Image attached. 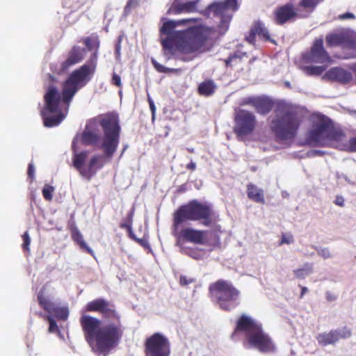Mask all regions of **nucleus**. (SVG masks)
<instances>
[{
	"label": "nucleus",
	"instance_id": "nucleus-45",
	"mask_svg": "<svg viewBox=\"0 0 356 356\" xmlns=\"http://www.w3.org/2000/svg\"><path fill=\"white\" fill-rule=\"evenodd\" d=\"M47 319L49 324V332L51 333L58 332V327L56 324V322L54 320V318L51 316H47Z\"/></svg>",
	"mask_w": 356,
	"mask_h": 356
},
{
	"label": "nucleus",
	"instance_id": "nucleus-50",
	"mask_svg": "<svg viewBox=\"0 0 356 356\" xmlns=\"http://www.w3.org/2000/svg\"><path fill=\"white\" fill-rule=\"evenodd\" d=\"M148 102L149 104L150 111L152 112V120H154L155 118L156 106L154 105L153 100L149 97H148Z\"/></svg>",
	"mask_w": 356,
	"mask_h": 356
},
{
	"label": "nucleus",
	"instance_id": "nucleus-23",
	"mask_svg": "<svg viewBox=\"0 0 356 356\" xmlns=\"http://www.w3.org/2000/svg\"><path fill=\"white\" fill-rule=\"evenodd\" d=\"M198 20L199 19L197 18H188L177 21H168L163 23V26L160 29V32L161 34L170 36L176 32L174 31V29L177 25L186 24L188 22L196 23L197 22H198Z\"/></svg>",
	"mask_w": 356,
	"mask_h": 356
},
{
	"label": "nucleus",
	"instance_id": "nucleus-17",
	"mask_svg": "<svg viewBox=\"0 0 356 356\" xmlns=\"http://www.w3.org/2000/svg\"><path fill=\"white\" fill-rule=\"evenodd\" d=\"M101 136L98 133L97 122L93 120H90L86 125L81 134V141L85 145L99 147L101 145Z\"/></svg>",
	"mask_w": 356,
	"mask_h": 356
},
{
	"label": "nucleus",
	"instance_id": "nucleus-51",
	"mask_svg": "<svg viewBox=\"0 0 356 356\" xmlns=\"http://www.w3.org/2000/svg\"><path fill=\"white\" fill-rule=\"evenodd\" d=\"M192 279H188L187 277L181 275L179 278V283L181 286H186L193 282Z\"/></svg>",
	"mask_w": 356,
	"mask_h": 356
},
{
	"label": "nucleus",
	"instance_id": "nucleus-8",
	"mask_svg": "<svg viewBox=\"0 0 356 356\" xmlns=\"http://www.w3.org/2000/svg\"><path fill=\"white\" fill-rule=\"evenodd\" d=\"M323 1L300 0L296 7L291 3L280 6L273 12L274 22L282 26L289 22L295 21L297 18H307Z\"/></svg>",
	"mask_w": 356,
	"mask_h": 356
},
{
	"label": "nucleus",
	"instance_id": "nucleus-19",
	"mask_svg": "<svg viewBox=\"0 0 356 356\" xmlns=\"http://www.w3.org/2000/svg\"><path fill=\"white\" fill-rule=\"evenodd\" d=\"M200 0H175L169 11L175 15L199 12L197 9ZM202 11H200V13H202Z\"/></svg>",
	"mask_w": 356,
	"mask_h": 356
},
{
	"label": "nucleus",
	"instance_id": "nucleus-27",
	"mask_svg": "<svg viewBox=\"0 0 356 356\" xmlns=\"http://www.w3.org/2000/svg\"><path fill=\"white\" fill-rule=\"evenodd\" d=\"M316 339L318 343L323 346L334 344L338 341L336 331L334 330H330L329 332H323L318 334Z\"/></svg>",
	"mask_w": 356,
	"mask_h": 356
},
{
	"label": "nucleus",
	"instance_id": "nucleus-7",
	"mask_svg": "<svg viewBox=\"0 0 356 356\" xmlns=\"http://www.w3.org/2000/svg\"><path fill=\"white\" fill-rule=\"evenodd\" d=\"M92 120L97 122V127L99 125L103 130L104 136L100 148L103 149L106 157L111 159L120 143L121 128L118 115L114 113H107Z\"/></svg>",
	"mask_w": 356,
	"mask_h": 356
},
{
	"label": "nucleus",
	"instance_id": "nucleus-39",
	"mask_svg": "<svg viewBox=\"0 0 356 356\" xmlns=\"http://www.w3.org/2000/svg\"><path fill=\"white\" fill-rule=\"evenodd\" d=\"M341 149L348 152H356V136L350 138Z\"/></svg>",
	"mask_w": 356,
	"mask_h": 356
},
{
	"label": "nucleus",
	"instance_id": "nucleus-3",
	"mask_svg": "<svg viewBox=\"0 0 356 356\" xmlns=\"http://www.w3.org/2000/svg\"><path fill=\"white\" fill-rule=\"evenodd\" d=\"M83 42L88 50L95 49V51L86 63L74 70L63 82L61 93L56 86L48 87L44 99L45 107L49 113L57 112L60 102L68 108L75 94L91 80L96 72L99 47L98 37H86Z\"/></svg>",
	"mask_w": 356,
	"mask_h": 356
},
{
	"label": "nucleus",
	"instance_id": "nucleus-60",
	"mask_svg": "<svg viewBox=\"0 0 356 356\" xmlns=\"http://www.w3.org/2000/svg\"><path fill=\"white\" fill-rule=\"evenodd\" d=\"M188 151L190 152V153H193L194 152V149L193 148L191 149H188Z\"/></svg>",
	"mask_w": 356,
	"mask_h": 356
},
{
	"label": "nucleus",
	"instance_id": "nucleus-61",
	"mask_svg": "<svg viewBox=\"0 0 356 356\" xmlns=\"http://www.w3.org/2000/svg\"><path fill=\"white\" fill-rule=\"evenodd\" d=\"M119 49H120V47H118L116 48V50L118 51H119Z\"/></svg>",
	"mask_w": 356,
	"mask_h": 356
},
{
	"label": "nucleus",
	"instance_id": "nucleus-37",
	"mask_svg": "<svg viewBox=\"0 0 356 356\" xmlns=\"http://www.w3.org/2000/svg\"><path fill=\"white\" fill-rule=\"evenodd\" d=\"M345 48L353 51L352 56L349 58H356V35H349L347 44Z\"/></svg>",
	"mask_w": 356,
	"mask_h": 356
},
{
	"label": "nucleus",
	"instance_id": "nucleus-38",
	"mask_svg": "<svg viewBox=\"0 0 356 356\" xmlns=\"http://www.w3.org/2000/svg\"><path fill=\"white\" fill-rule=\"evenodd\" d=\"M336 331L337 334V338L338 339V341L340 339H347L350 337L352 332L351 330L348 328L347 327H343L340 329L334 330Z\"/></svg>",
	"mask_w": 356,
	"mask_h": 356
},
{
	"label": "nucleus",
	"instance_id": "nucleus-36",
	"mask_svg": "<svg viewBox=\"0 0 356 356\" xmlns=\"http://www.w3.org/2000/svg\"><path fill=\"white\" fill-rule=\"evenodd\" d=\"M313 271V266L312 264L307 263L304 267L293 270V273L298 279H305V277Z\"/></svg>",
	"mask_w": 356,
	"mask_h": 356
},
{
	"label": "nucleus",
	"instance_id": "nucleus-55",
	"mask_svg": "<svg viewBox=\"0 0 356 356\" xmlns=\"http://www.w3.org/2000/svg\"><path fill=\"white\" fill-rule=\"evenodd\" d=\"M321 254L324 257V258H329L331 257V254L330 252V250L327 248H324L321 250Z\"/></svg>",
	"mask_w": 356,
	"mask_h": 356
},
{
	"label": "nucleus",
	"instance_id": "nucleus-31",
	"mask_svg": "<svg viewBox=\"0 0 356 356\" xmlns=\"http://www.w3.org/2000/svg\"><path fill=\"white\" fill-rule=\"evenodd\" d=\"M38 301L40 306L47 313H50L55 304L44 296V289H41L38 294Z\"/></svg>",
	"mask_w": 356,
	"mask_h": 356
},
{
	"label": "nucleus",
	"instance_id": "nucleus-18",
	"mask_svg": "<svg viewBox=\"0 0 356 356\" xmlns=\"http://www.w3.org/2000/svg\"><path fill=\"white\" fill-rule=\"evenodd\" d=\"M72 149L74 154L72 158L74 167L79 171L82 177L86 178L88 180H90L91 174L90 173V170H87V168L84 166L88 152L87 151H82L78 153L76 144L74 140H73L72 144Z\"/></svg>",
	"mask_w": 356,
	"mask_h": 356
},
{
	"label": "nucleus",
	"instance_id": "nucleus-48",
	"mask_svg": "<svg viewBox=\"0 0 356 356\" xmlns=\"http://www.w3.org/2000/svg\"><path fill=\"white\" fill-rule=\"evenodd\" d=\"M293 242V237L291 234H282L280 245L291 244Z\"/></svg>",
	"mask_w": 356,
	"mask_h": 356
},
{
	"label": "nucleus",
	"instance_id": "nucleus-14",
	"mask_svg": "<svg viewBox=\"0 0 356 356\" xmlns=\"http://www.w3.org/2000/svg\"><path fill=\"white\" fill-rule=\"evenodd\" d=\"M238 9L237 0H225L222 2H215L208 6L202 14L207 17H210L212 14L215 17H220V23L225 24L227 21L230 20V17L225 19V12L227 10H232L236 11Z\"/></svg>",
	"mask_w": 356,
	"mask_h": 356
},
{
	"label": "nucleus",
	"instance_id": "nucleus-1",
	"mask_svg": "<svg viewBox=\"0 0 356 356\" xmlns=\"http://www.w3.org/2000/svg\"><path fill=\"white\" fill-rule=\"evenodd\" d=\"M218 221L219 216L212 206L193 200L175 211L173 234L184 242L217 245L222 233Z\"/></svg>",
	"mask_w": 356,
	"mask_h": 356
},
{
	"label": "nucleus",
	"instance_id": "nucleus-16",
	"mask_svg": "<svg viewBox=\"0 0 356 356\" xmlns=\"http://www.w3.org/2000/svg\"><path fill=\"white\" fill-rule=\"evenodd\" d=\"M257 36L262 41L275 43V40L271 38L264 23L261 20H257L253 22L249 32L245 36V40L248 43L254 45Z\"/></svg>",
	"mask_w": 356,
	"mask_h": 356
},
{
	"label": "nucleus",
	"instance_id": "nucleus-29",
	"mask_svg": "<svg viewBox=\"0 0 356 356\" xmlns=\"http://www.w3.org/2000/svg\"><path fill=\"white\" fill-rule=\"evenodd\" d=\"M248 57V56L246 52L236 51L225 60V66L227 67H232L234 65H236L240 63L245 58Z\"/></svg>",
	"mask_w": 356,
	"mask_h": 356
},
{
	"label": "nucleus",
	"instance_id": "nucleus-21",
	"mask_svg": "<svg viewBox=\"0 0 356 356\" xmlns=\"http://www.w3.org/2000/svg\"><path fill=\"white\" fill-rule=\"evenodd\" d=\"M345 135L340 131L334 129L329 121L327 136H326V146L325 147H337L341 149L344 145L337 144L343 140Z\"/></svg>",
	"mask_w": 356,
	"mask_h": 356
},
{
	"label": "nucleus",
	"instance_id": "nucleus-6",
	"mask_svg": "<svg viewBox=\"0 0 356 356\" xmlns=\"http://www.w3.org/2000/svg\"><path fill=\"white\" fill-rule=\"evenodd\" d=\"M245 334V341L249 347L257 348L261 353H272L275 350V346L269 335L266 333L262 325L252 318L242 314L236 321V327L232 337L238 333Z\"/></svg>",
	"mask_w": 356,
	"mask_h": 356
},
{
	"label": "nucleus",
	"instance_id": "nucleus-35",
	"mask_svg": "<svg viewBox=\"0 0 356 356\" xmlns=\"http://www.w3.org/2000/svg\"><path fill=\"white\" fill-rule=\"evenodd\" d=\"M134 215V208H132L129 211V212L127 213L126 218L120 225V227L121 228L126 229L127 230L129 236L134 234L132 232V224H133Z\"/></svg>",
	"mask_w": 356,
	"mask_h": 356
},
{
	"label": "nucleus",
	"instance_id": "nucleus-46",
	"mask_svg": "<svg viewBox=\"0 0 356 356\" xmlns=\"http://www.w3.org/2000/svg\"><path fill=\"white\" fill-rule=\"evenodd\" d=\"M257 99H258V97H248L244 98L242 100L241 105H242V106L250 105L254 108Z\"/></svg>",
	"mask_w": 356,
	"mask_h": 356
},
{
	"label": "nucleus",
	"instance_id": "nucleus-54",
	"mask_svg": "<svg viewBox=\"0 0 356 356\" xmlns=\"http://www.w3.org/2000/svg\"><path fill=\"white\" fill-rule=\"evenodd\" d=\"M325 295H326V300L328 302H332L337 299V296L332 292L327 291Z\"/></svg>",
	"mask_w": 356,
	"mask_h": 356
},
{
	"label": "nucleus",
	"instance_id": "nucleus-26",
	"mask_svg": "<svg viewBox=\"0 0 356 356\" xmlns=\"http://www.w3.org/2000/svg\"><path fill=\"white\" fill-rule=\"evenodd\" d=\"M70 231L72 241L76 244L79 245L81 249L85 250L86 252L90 254H92V250L86 243L81 233L74 224L70 227Z\"/></svg>",
	"mask_w": 356,
	"mask_h": 356
},
{
	"label": "nucleus",
	"instance_id": "nucleus-40",
	"mask_svg": "<svg viewBox=\"0 0 356 356\" xmlns=\"http://www.w3.org/2000/svg\"><path fill=\"white\" fill-rule=\"evenodd\" d=\"M54 188L50 185L45 184L42 189V195L46 200H51L53 198V193Z\"/></svg>",
	"mask_w": 356,
	"mask_h": 356
},
{
	"label": "nucleus",
	"instance_id": "nucleus-47",
	"mask_svg": "<svg viewBox=\"0 0 356 356\" xmlns=\"http://www.w3.org/2000/svg\"><path fill=\"white\" fill-rule=\"evenodd\" d=\"M111 83L112 85H113L119 88H122V87L121 77L118 74H117L115 72H113L112 74V78H111Z\"/></svg>",
	"mask_w": 356,
	"mask_h": 356
},
{
	"label": "nucleus",
	"instance_id": "nucleus-42",
	"mask_svg": "<svg viewBox=\"0 0 356 356\" xmlns=\"http://www.w3.org/2000/svg\"><path fill=\"white\" fill-rule=\"evenodd\" d=\"M152 63H153L154 67L156 68V70L159 72L169 73V72H177L179 71V69L166 67L156 63V61H152Z\"/></svg>",
	"mask_w": 356,
	"mask_h": 356
},
{
	"label": "nucleus",
	"instance_id": "nucleus-15",
	"mask_svg": "<svg viewBox=\"0 0 356 356\" xmlns=\"http://www.w3.org/2000/svg\"><path fill=\"white\" fill-rule=\"evenodd\" d=\"M86 49L77 46H72L67 52L65 58L60 64L55 72L60 74L67 72L70 68L82 62L86 56Z\"/></svg>",
	"mask_w": 356,
	"mask_h": 356
},
{
	"label": "nucleus",
	"instance_id": "nucleus-11",
	"mask_svg": "<svg viewBox=\"0 0 356 356\" xmlns=\"http://www.w3.org/2000/svg\"><path fill=\"white\" fill-rule=\"evenodd\" d=\"M170 342L168 338L160 332L152 334L145 341V356H170Z\"/></svg>",
	"mask_w": 356,
	"mask_h": 356
},
{
	"label": "nucleus",
	"instance_id": "nucleus-28",
	"mask_svg": "<svg viewBox=\"0 0 356 356\" xmlns=\"http://www.w3.org/2000/svg\"><path fill=\"white\" fill-rule=\"evenodd\" d=\"M216 90V86L212 80H206L200 83L197 88L198 94L202 96L209 97Z\"/></svg>",
	"mask_w": 356,
	"mask_h": 356
},
{
	"label": "nucleus",
	"instance_id": "nucleus-57",
	"mask_svg": "<svg viewBox=\"0 0 356 356\" xmlns=\"http://www.w3.org/2000/svg\"><path fill=\"white\" fill-rule=\"evenodd\" d=\"M308 291V289L306 286H302L301 287V293H300V298H302L303 296H305V294L306 293H307Z\"/></svg>",
	"mask_w": 356,
	"mask_h": 356
},
{
	"label": "nucleus",
	"instance_id": "nucleus-53",
	"mask_svg": "<svg viewBox=\"0 0 356 356\" xmlns=\"http://www.w3.org/2000/svg\"><path fill=\"white\" fill-rule=\"evenodd\" d=\"M334 204L338 205V206H340V207H343L344 205V199L342 196L341 195H337L336 197V199L334 200Z\"/></svg>",
	"mask_w": 356,
	"mask_h": 356
},
{
	"label": "nucleus",
	"instance_id": "nucleus-13",
	"mask_svg": "<svg viewBox=\"0 0 356 356\" xmlns=\"http://www.w3.org/2000/svg\"><path fill=\"white\" fill-rule=\"evenodd\" d=\"M302 61L305 64L318 63L330 65L332 63L329 54L323 47V40L322 38L314 40L310 50L302 54Z\"/></svg>",
	"mask_w": 356,
	"mask_h": 356
},
{
	"label": "nucleus",
	"instance_id": "nucleus-20",
	"mask_svg": "<svg viewBox=\"0 0 356 356\" xmlns=\"http://www.w3.org/2000/svg\"><path fill=\"white\" fill-rule=\"evenodd\" d=\"M323 78L336 81L341 84H347L350 82L353 79L352 74L340 67H335L330 69L324 75Z\"/></svg>",
	"mask_w": 356,
	"mask_h": 356
},
{
	"label": "nucleus",
	"instance_id": "nucleus-56",
	"mask_svg": "<svg viewBox=\"0 0 356 356\" xmlns=\"http://www.w3.org/2000/svg\"><path fill=\"white\" fill-rule=\"evenodd\" d=\"M186 168L191 170V171L195 170L196 169L195 163L191 161L189 163L187 164Z\"/></svg>",
	"mask_w": 356,
	"mask_h": 356
},
{
	"label": "nucleus",
	"instance_id": "nucleus-10",
	"mask_svg": "<svg viewBox=\"0 0 356 356\" xmlns=\"http://www.w3.org/2000/svg\"><path fill=\"white\" fill-rule=\"evenodd\" d=\"M330 119L323 115L315 114L312 116V124L308 130L305 140L313 147H325L326 136Z\"/></svg>",
	"mask_w": 356,
	"mask_h": 356
},
{
	"label": "nucleus",
	"instance_id": "nucleus-44",
	"mask_svg": "<svg viewBox=\"0 0 356 356\" xmlns=\"http://www.w3.org/2000/svg\"><path fill=\"white\" fill-rule=\"evenodd\" d=\"M23 243H22V248L24 250L29 251V245L31 243V238L29 236V234L28 232H25L23 235L22 236Z\"/></svg>",
	"mask_w": 356,
	"mask_h": 356
},
{
	"label": "nucleus",
	"instance_id": "nucleus-4",
	"mask_svg": "<svg viewBox=\"0 0 356 356\" xmlns=\"http://www.w3.org/2000/svg\"><path fill=\"white\" fill-rule=\"evenodd\" d=\"M211 31V28L203 25L176 31L161 42L164 54H174L175 49L185 54L195 52L205 44Z\"/></svg>",
	"mask_w": 356,
	"mask_h": 356
},
{
	"label": "nucleus",
	"instance_id": "nucleus-43",
	"mask_svg": "<svg viewBox=\"0 0 356 356\" xmlns=\"http://www.w3.org/2000/svg\"><path fill=\"white\" fill-rule=\"evenodd\" d=\"M129 237L131 239H133L134 241H135L136 243H138L140 245L143 247L144 248H145V249L150 248V245H149V243L147 239H146L145 238H137L134 234H131Z\"/></svg>",
	"mask_w": 356,
	"mask_h": 356
},
{
	"label": "nucleus",
	"instance_id": "nucleus-2",
	"mask_svg": "<svg viewBox=\"0 0 356 356\" xmlns=\"http://www.w3.org/2000/svg\"><path fill=\"white\" fill-rule=\"evenodd\" d=\"M86 310L99 313L105 321H111L100 327L101 321L90 315L83 314L79 319L86 340L89 343L95 341L97 350L106 355L120 343L123 336L121 315L115 305L104 298H97L88 302Z\"/></svg>",
	"mask_w": 356,
	"mask_h": 356
},
{
	"label": "nucleus",
	"instance_id": "nucleus-52",
	"mask_svg": "<svg viewBox=\"0 0 356 356\" xmlns=\"http://www.w3.org/2000/svg\"><path fill=\"white\" fill-rule=\"evenodd\" d=\"M339 18L340 19L344 20V19H355V16L353 13L348 12V13H343L342 15H340L339 16Z\"/></svg>",
	"mask_w": 356,
	"mask_h": 356
},
{
	"label": "nucleus",
	"instance_id": "nucleus-24",
	"mask_svg": "<svg viewBox=\"0 0 356 356\" xmlns=\"http://www.w3.org/2000/svg\"><path fill=\"white\" fill-rule=\"evenodd\" d=\"M247 195L248 197L254 202L261 204H265L264 190L258 188L252 183L247 185Z\"/></svg>",
	"mask_w": 356,
	"mask_h": 356
},
{
	"label": "nucleus",
	"instance_id": "nucleus-22",
	"mask_svg": "<svg viewBox=\"0 0 356 356\" xmlns=\"http://www.w3.org/2000/svg\"><path fill=\"white\" fill-rule=\"evenodd\" d=\"M349 35L346 32L328 33L325 37L327 46L330 47L341 46L345 48Z\"/></svg>",
	"mask_w": 356,
	"mask_h": 356
},
{
	"label": "nucleus",
	"instance_id": "nucleus-34",
	"mask_svg": "<svg viewBox=\"0 0 356 356\" xmlns=\"http://www.w3.org/2000/svg\"><path fill=\"white\" fill-rule=\"evenodd\" d=\"M49 314L54 315L58 320L65 321L68 318L69 310L67 307H58L55 305Z\"/></svg>",
	"mask_w": 356,
	"mask_h": 356
},
{
	"label": "nucleus",
	"instance_id": "nucleus-12",
	"mask_svg": "<svg viewBox=\"0 0 356 356\" xmlns=\"http://www.w3.org/2000/svg\"><path fill=\"white\" fill-rule=\"evenodd\" d=\"M234 132L238 139L253 132L256 127L257 120L254 115L248 111L240 109L234 118Z\"/></svg>",
	"mask_w": 356,
	"mask_h": 356
},
{
	"label": "nucleus",
	"instance_id": "nucleus-41",
	"mask_svg": "<svg viewBox=\"0 0 356 356\" xmlns=\"http://www.w3.org/2000/svg\"><path fill=\"white\" fill-rule=\"evenodd\" d=\"M140 3V0H129L124 6V14L128 15L132 9L136 8Z\"/></svg>",
	"mask_w": 356,
	"mask_h": 356
},
{
	"label": "nucleus",
	"instance_id": "nucleus-9",
	"mask_svg": "<svg viewBox=\"0 0 356 356\" xmlns=\"http://www.w3.org/2000/svg\"><path fill=\"white\" fill-rule=\"evenodd\" d=\"M210 296L214 298L220 308L224 311H231L238 305L240 291L227 280H218L209 287Z\"/></svg>",
	"mask_w": 356,
	"mask_h": 356
},
{
	"label": "nucleus",
	"instance_id": "nucleus-49",
	"mask_svg": "<svg viewBox=\"0 0 356 356\" xmlns=\"http://www.w3.org/2000/svg\"><path fill=\"white\" fill-rule=\"evenodd\" d=\"M27 175L29 178H30L31 180L34 179L35 176V168L32 163L29 164L28 166V170H27Z\"/></svg>",
	"mask_w": 356,
	"mask_h": 356
},
{
	"label": "nucleus",
	"instance_id": "nucleus-59",
	"mask_svg": "<svg viewBox=\"0 0 356 356\" xmlns=\"http://www.w3.org/2000/svg\"><path fill=\"white\" fill-rule=\"evenodd\" d=\"M352 69L356 73V63L353 66Z\"/></svg>",
	"mask_w": 356,
	"mask_h": 356
},
{
	"label": "nucleus",
	"instance_id": "nucleus-25",
	"mask_svg": "<svg viewBox=\"0 0 356 356\" xmlns=\"http://www.w3.org/2000/svg\"><path fill=\"white\" fill-rule=\"evenodd\" d=\"M274 102L266 97H258L254 110L260 115H265L272 111Z\"/></svg>",
	"mask_w": 356,
	"mask_h": 356
},
{
	"label": "nucleus",
	"instance_id": "nucleus-30",
	"mask_svg": "<svg viewBox=\"0 0 356 356\" xmlns=\"http://www.w3.org/2000/svg\"><path fill=\"white\" fill-rule=\"evenodd\" d=\"M329 65L321 64L319 66L303 65L301 70L307 76H319L327 67Z\"/></svg>",
	"mask_w": 356,
	"mask_h": 356
},
{
	"label": "nucleus",
	"instance_id": "nucleus-58",
	"mask_svg": "<svg viewBox=\"0 0 356 356\" xmlns=\"http://www.w3.org/2000/svg\"><path fill=\"white\" fill-rule=\"evenodd\" d=\"M49 78L51 81H52V82L56 81V79L53 75L49 74Z\"/></svg>",
	"mask_w": 356,
	"mask_h": 356
},
{
	"label": "nucleus",
	"instance_id": "nucleus-32",
	"mask_svg": "<svg viewBox=\"0 0 356 356\" xmlns=\"http://www.w3.org/2000/svg\"><path fill=\"white\" fill-rule=\"evenodd\" d=\"M102 156L94 155L90 160L87 170H90L91 178L96 174L97 170L100 169L104 166L102 162Z\"/></svg>",
	"mask_w": 356,
	"mask_h": 356
},
{
	"label": "nucleus",
	"instance_id": "nucleus-5",
	"mask_svg": "<svg viewBox=\"0 0 356 356\" xmlns=\"http://www.w3.org/2000/svg\"><path fill=\"white\" fill-rule=\"evenodd\" d=\"M275 114L269 118V127L276 140L286 141L294 138L303 122L302 114L296 107L286 104H279Z\"/></svg>",
	"mask_w": 356,
	"mask_h": 356
},
{
	"label": "nucleus",
	"instance_id": "nucleus-33",
	"mask_svg": "<svg viewBox=\"0 0 356 356\" xmlns=\"http://www.w3.org/2000/svg\"><path fill=\"white\" fill-rule=\"evenodd\" d=\"M65 118V115L60 113L56 116L43 115L44 125L47 127H52L58 125Z\"/></svg>",
	"mask_w": 356,
	"mask_h": 356
}]
</instances>
